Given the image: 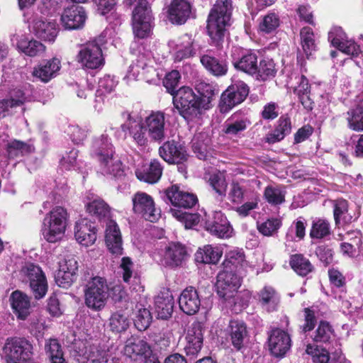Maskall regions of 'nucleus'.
Wrapping results in <instances>:
<instances>
[{
	"mask_svg": "<svg viewBox=\"0 0 363 363\" xmlns=\"http://www.w3.org/2000/svg\"><path fill=\"white\" fill-rule=\"evenodd\" d=\"M147 130L149 138L156 143L162 142L166 138L165 114L162 111H152L143 121Z\"/></svg>",
	"mask_w": 363,
	"mask_h": 363,
	"instance_id": "nucleus-10",
	"label": "nucleus"
},
{
	"mask_svg": "<svg viewBox=\"0 0 363 363\" xmlns=\"http://www.w3.org/2000/svg\"><path fill=\"white\" fill-rule=\"evenodd\" d=\"M173 103L179 113L187 121L197 118L203 109L198 95L189 86H182L177 91Z\"/></svg>",
	"mask_w": 363,
	"mask_h": 363,
	"instance_id": "nucleus-5",
	"label": "nucleus"
},
{
	"mask_svg": "<svg viewBox=\"0 0 363 363\" xmlns=\"http://www.w3.org/2000/svg\"><path fill=\"white\" fill-rule=\"evenodd\" d=\"M222 252L211 245H206L195 254V260L198 263L216 264L221 257Z\"/></svg>",
	"mask_w": 363,
	"mask_h": 363,
	"instance_id": "nucleus-44",
	"label": "nucleus"
},
{
	"mask_svg": "<svg viewBox=\"0 0 363 363\" xmlns=\"http://www.w3.org/2000/svg\"><path fill=\"white\" fill-rule=\"evenodd\" d=\"M347 114L348 127L355 131L363 130V106L349 111Z\"/></svg>",
	"mask_w": 363,
	"mask_h": 363,
	"instance_id": "nucleus-57",
	"label": "nucleus"
},
{
	"mask_svg": "<svg viewBox=\"0 0 363 363\" xmlns=\"http://www.w3.org/2000/svg\"><path fill=\"white\" fill-rule=\"evenodd\" d=\"M170 211L175 218L184 225L185 228H192L200 221L199 213H190L176 208H171Z\"/></svg>",
	"mask_w": 363,
	"mask_h": 363,
	"instance_id": "nucleus-54",
	"label": "nucleus"
},
{
	"mask_svg": "<svg viewBox=\"0 0 363 363\" xmlns=\"http://www.w3.org/2000/svg\"><path fill=\"white\" fill-rule=\"evenodd\" d=\"M111 161H108L107 167L109 170L108 172L103 169L101 164L99 163V172L105 175L108 176L111 178L119 179L124 175V170L122 166L121 160L115 156V153L112 154V159Z\"/></svg>",
	"mask_w": 363,
	"mask_h": 363,
	"instance_id": "nucleus-55",
	"label": "nucleus"
},
{
	"mask_svg": "<svg viewBox=\"0 0 363 363\" xmlns=\"http://www.w3.org/2000/svg\"><path fill=\"white\" fill-rule=\"evenodd\" d=\"M166 196L174 206L179 208H190L197 202V197L194 194L182 191L176 185L166 190Z\"/></svg>",
	"mask_w": 363,
	"mask_h": 363,
	"instance_id": "nucleus-22",
	"label": "nucleus"
},
{
	"mask_svg": "<svg viewBox=\"0 0 363 363\" xmlns=\"http://www.w3.org/2000/svg\"><path fill=\"white\" fill-rule=\"evenodd\" d=\"M291 131L290 118L286 116H281L278 120L277 125L273 133L267 135L266 141L269 143H275L284 139L286 135L290 134Z\"/></svg>",
	"mask_w": 363,
	"mask_h": 363,
	"instance_id": "nucleus-38",
	"label": "nucleus"
},
{
	"mask_svg": "<svg viewBox=\"0 0 363 363\" xmlns=\"http://www.w3.org/2000/svg\"><path fill=\"white\" fill-rule=\"evenodd\" d=\"M233 11L231 0H217L207 19V33L211 44L220 46L223 42L227 28L230 25Z\"/></svg>",
	"mask_w": 363,
	"mask_h": 363,
	"instance_id": "nucleus-1",
	"label": "nucleus"
},
{
	"mask_svg": "<svg viewBox=\"0 0 363 363\" xmlns=\"http://www.w3.org/2000/svg\"><path fill=\"white\" fill-rule=\"evenodd\" d=\"M77 60L89 69H96L104 64L101 48L96 40L84 45L77 55Z\"/></svg>",
	"mask_w": 363,
	"mask_h": 363,
	"instance_id": "nucleus-13",
	"label": "nucleus"
},
{
	"mask_svg": "<svg viewBox=\"0 0 363 363\" xmlns=\"http://www.w3.org/2000/svg\"><path fill=\"white\" fill-rule=\"evenodd\" d=\"M97 229L95 224L87 218L77 220L74 225V237L82 245H93L96 240Z\"/></svg>",
	"mask_w": 363,
	"mask_h": 363,
	"instance_id": "nucleus-20",
	"label": "nucleus"
},
{
	"mask_svg": "<svg viewBox=\"0 0 363 363\" xmlns=\"http://www.w3.org/2000/svg\"><path fill=\"white\" fill-rule=\"evenodd\" d=\"M290 265L296 274L302 277L306 276L313 269V267L309 259L301 254L291 256Z\"/></svg>",
	"mask_w": 363,
	"mask_h": 363,
	"instance_id": "nucleus-46",
	"label": "nucleus"
},
{
	"mask_svg": "<svg viewBox=\"0 0 363 363\" xmlns=\"http://www.w3.org/2000/svg\"><path fill=\"white\" fill-rule=\"evenodd\" d=\"M202 65L212 74L216 77L225 75L228 72L227 62L213 56L210 52L200 57Z\"/></svg>",
	"mask_w": 363,
	"mask_h": 363,
	"instance_id": "nucleus-31",
	"label": "nucleus"
},
{
	"mask_svg": "<svg viewBox=\"0 0 363 363\" xmlns=\"http://www.w3.org/2000/svg\"><path fill=\"white\" fill-rule=\"evenodd\" d=\"M68 213L65 208L56 206L46 214L42 225L43 238L49 242H56L63 237L68 221Z\"/></svg>",
	"mask_w": 363,
	"mask_h": 363,
	"instance_id": "nucleus-4",
	"label": "nucleus"
},
{
	"mask_svg": "<svg viewBox=\"0 0 363 363\" xmlns=\"http://www.w3.org/2000/svg\"><path fill=\"white\" fill-rule=\"evenodd\" d=\"M243 274H240L235 270L224 268L217 275L216 288L219 296L226 298L230 294L236 291L240 286V277Z\"/></svg>",
	"mask_w": 363,
	"mask_h": 363,
	"instance_id": "nucleus-12",
	"label": "nucleus"
},
{
	"mask_svg": "<svg viewBox=\"0 0 363 363\" xmlns=\"http://www.w3.org/2000/svg\"><path fill=\"white\" fill-rule=\"evenodd\" d=\"M180 309L187 315L196 314L200 308L201 300L196 289L193 286L184 289L179 297Z\"/></svg>",
	"mask_w": 363,
	"mask_h": 363,
	"instance_id": "nucleus-23",
	"label": "nucleus"
},
{
	"mask_svg": "<svg viewBox=\"0 0 363 363\" xmlns=\"http://www.w3.org/2000/svg\"><path fill=\"white\" fill-rule=\"evenodd\" d=\"M152 16L150 7L146 0H139L133 12V30L135 37L145 38L152 30Z\"/></svg>",
	"mask_w": 363,
	"mask_h": 363,
	"instance_id": "nucleus-7",
	"label": "nucleus"
},
{
	"mask_svg": "<svg viewBox=\"0 0 363 363\" xmlns=\"http://www.w3.org/2000/svg\"><path fill=\"white\" fill-rule=\"evenodd\" d=\"M279 22L280 21L277 15L274 13H270L263 18L259 23V28L261 31L269 33L279 27Z\"/></svg>",
	"mask_w": 363,
	"mask_h": 363,
	"instance_id": "nucleus-60",
	"label": "nucleus"
},
{
	"mask_svg": "<svg viewBox=\"0 0 363 363\" xmlns=\"http://www.w3.org/2000/svg\"><path fill=\"white\" fill-rule=\"evenodd\" d=\"M174 305L173 296L169 291L160 293L155 300L158 318L163 320L169 318L173 313Z\"/></svg>",
	"mask_w": 363,
	"mask_h": 363,
	"instance_id": "nucleus-28",
	"label": "nucleus"
},
{
	"mask_svg": "<svg viewBox=\"0 0 363 363\" xmlns=\"http://www.w3.org/2000/svg\"><path fill=\"white\" fill-rule=\"evenodd\" d=\"M187 256L184 245L179 242H172L166 248L164 259L168 265L177 267L182 264Z\"/></svg>",
	"mask_w": 363,
	"mask_h": 363,
	"instance_id": "nucleus-30",
	"label": "nucleus"
},
{
	"mask_svg": "<svg viewBox=\"0 0 363 363\" xmlns=\"http://www.w3.org/2000/svg\"><path fill=\"white\" fill-rule=\"evenodd\" d=\"M250 124V121L247 118H239L234 114L225 123L223 132L228 135L236 136L245 130Z\"/></svg>",
	"mask_w": 363,
	"mask_h": 363,
	"instance_id": "nucleus-37",
	"label": "nucleus"
},
{
	"mask_svg": "<svg viewBox=\"0 0 363 363\" xmlns=\"http://www.w3.org/2000/svg\"><path fill=\"white\" fill-rule=\"evenodd\" d=\"M227 333L230 337L233 347L240 350L245 346V342L247 337L246 324L240 320H231L227 328Z\"/></svg>",
	"mask_w": 363,
	"mask_h": 363,
	"instance_id": "nucleus-26",
	"label": "nucleus"
},
{
	"mask_svg": "<svg viewBox=\"0 0 363 363\" xmlns=\"http://www.w3.org/2000/svg\"><path fill=\"white\" fill-rule=\"evenodd\" d=\"M167 18L177 25L184 23L191 13V5L185 0H173L168 7Z\"/></svg>",
	"mask_w": 363,
	"mask_h": 363,
	"instance_id": "nucleus-25",
	"label": "nucleus"
},
{
	"mask_svg": "<svg viewBox=\"0 0 363 363\" xmlns=\"http://www.w3.org/2000/svg\"><path fill=\"white\" fill-rule=\"evenodd\" d=\"M30 31L37 38L48 42H54L59 31L55 21H50L42 16H35L30 25Z\"/></svg>",
	"mask_w": 363,
	"mask_h": 363,
	"instance_id": "nucleus-16",
	"label": "nucleus"
},
{
	"mask_svg": "<svg viewBox=\"0 0 363 363\" xmlns=\"http://www.w3.org/2000/svg\"><path fill=\"white\" fill-rule=\"evenodd\" d=\"M334 219L336 225L350 223L352 216L348 213V203L346 200H337L334 204Z\"/></svg>",
	"mask_w": 363,
	"mask_h": 363,
	"instance_id": "nucleus-48",
	"label": "nucleus"
},
{
	"mask_svg": "<svg viewBox=\"0 0 363 363\" xmlns=\"http://www.w3.org/2000/svg\"><path fill=\"white\" fill-rule=\"evenodd\" d=\"M86 210L91 216L99 220L108 219L106 228L105 241L109 251L116 255L123 254V242L120 229L113 220H109L110 208L105 201L96 199L87 203Z\"/></svg>",
	"mask_w": 363,
	"mask_h": 363,
	"instance_id": "nucleus-2",
	"label": "nucleus"
},
{
	"mask_svg": "<svg viewBox=\"0 0 363 363\" xmlns=\"http://www.w3.org/2000/svg\"><path fill=\"white\" fill-rule=\"evenodd\" d=\"M130 325L129 314L122 310L113 313L108 320L110 330L116 334L125 332Z\"/></svg>",
	"mask_w": 363,
	"mask_h": 363,
	"instance_id": "nucleus-34",
	"label": "nucleus"
},
{
	"mask_svg": "<svg viewBox=\"0 0 363 363\" xmlns=\"http://www.w3.org/2000/svg\"><path fill=\"white\" fill-rule=\"evenodd\" d=\"M265 199L272 205H279L285 201V191L279 186H268L264 192Z\"/></svg>",
	"mask_w": 363,
	"mask_h": 363,
	"instance_id": "nucleus-58",
	"label": "nucleus"
},
{
	"mask_svg": "<svg viewBox=\"0 0 363 363\" xmlns=\"http://www.w3.org/2000/svg\"><path fill=\"white\" fill-rule=\"evenodd\" d=\"M100 347L91 345L86 341H75L71 350V354L79 363H86L88 361L95 362L99 356Z\"/></svg>",
	"mask_w": 363,
	"mask_h": 363,
	"instance_id": "nucleus-19",
	"label": "nucleus"
},
{
	"mask_svg": "<svg viewBox=\"0 0 363 363\" xmlns=\"http://www.w3.org/2000/svg\"><path fill=\"white\" fill-rule=\"evenodd\" d=\"M208 182L213 190L221 196L226 194L227 183L225 177L220 172L210 175Z\"/></svg>",
	"mask_w": 363,
	"mask_h": 363,
	"instance_id": "nucleus-59",
	"label": "nucleus"
},
{
	"mask_svg": "<svg viewBox=\"0 0 363 363\" xmlns=\"http://www.w3.org/2000/svg\"><path fill=\"white\" fill-rule=\"evenodd\" d=\"M60 69V61L59 59L54 57L43 61L38 67H35L33 74L34 77L39 78L42 82H48L56 77Z\"/></svg>",
	"mask_w": 363,
	"mask_h": 363,
	"instance_id": "nucleus-27",
	"label": "nucleus"
},
{
	"mask_svg": "<svg viewBox=\"0 0 363 363\" xmlns=\"http://www.w3.org/2000/svg\"><path fill=\"white\" fill-rule=\"evenodd\" d=\"M245 191L246 188L243 183L233 181L228 193L229 199L233 203H240L244 199Z\"/></svg>",
	"mask_w": 363,
	"mask_h": 363,
	"instance_id": "nucleus-61",
	"label": "nucleus"
},
{
	"mask_svg": "<svg viewBox=\"0 0 363 363\" xmlns=\"http://www.w3.org/2000/svg\"><path fill=\"white\" fill-rule=\"evenodd\" d=\"M135 308L137 313L134 319V325L138 330L144 331L151 323V313L148 309L143 308L142 305H137Z\"/></svg>",
	"mask_w": 363,
	"mask_h": 363,
	"instance_id": "nucleus-56",
	"label": "nucleus"
},
{
	"mask_svg": "<svg viewBox=\"0 0 363 363\" xmlns=\"http://www.w3.org/2000/svg\"><path fill=\"white\" fill-rule=\"evenodd\" d=\"M331 233L330 223L323 218H318L313 221L310 236L313 239H323Z\"/></svg>",
	"mask_w": 363,
	"mask_h": 363,
	"instance_id": "nucleus-52",
	"label": "nucleus"
},
{
	"mask_svg": "<svg viewBox=\"0 0 363 363\" xmlns=\"http://www.w3.org/2000/svg\"><path fill=\"white\" fill-rule=\"evenodd\" d=\"M77 277L61 269H59L55 275V281L57 284L62 288L69 287L76 280Z\"/></svg>",
	"mask_w": 363,
	"mask_h": 363,
	"instance_id": "nucleus-64",
	"label": "nucleus"
},
{
	"mask_svg": "<svg viewBox=\"0 0 363 363\" xmlns=\"http://www.w3.org/2000/svg\"><path fill=\"white\" fill-rule=\"evenodd\" d=\"M197 91L199 94V99L203 105V110L211 108V103L217 94L215 86L205 82H201L197 85Z\"/></svg>",
	"mask_w": 363,
	"mask_h": 363,
	"instance_id": "nucleus-47",
	"label": "nucleus"
},
{
	"mask_svg": "<svg viewBox=\"0 0 363 363\" xmlns=\"http://www.w3.org/2000/svg\"><path fill=\"white\" fill-rule=\"evenodd\" d=\"M115 153L114 147L106 135H101L95 138L91 149V154L99 163L101 164L103 169L108 172L109 170L107 167L108 160L112 159V154Z\"/></svg>",
	"mask_w": 363,
	"mask_h": 363,
	"instance_id": "nucleus-15",
	"label": "nucleus"
},
{
	"mask_svg": "<svg viewBox=\"0 0 363 363\" xmlns=\"http://www.w3.org/2000/svg\"><path fill=\"white\" fill-rule=\"evenodd\" d=\"M186 340L185 352L187 356L194 357L200 352L203 345V326L201 323L194 322L191 325Z\"/></svg>",
	"mask_w": 363,
	"mask_h": 363,
	"instance_id": "nucleus-21",
	"label": "nucleus"
},
{
	"mask_svg": "<svg viewBox=\"0 0 363 363\" xmlns=\"http://www.w3.org/2000/svg\"><path fill=\"white\" fill-rule=\"evenodd\" d=\"M33 347L26 338L9 337L3 347L5 363H39L33 358Z\"/></svg>",
	"mask_w": 363,
	"mask_h": 363,
	"instance_id": "nucleus-6",
	"label": "nucleus"
},
{
	"mask_svg": "<svg viewBox=\"0 0 363 363\" xmlns=\"http://www.w3.org/2000/svg\"><path fill=\"white\" fill-rule=\"evenodd\" d=\"M181 76L177 70H173L166 74L164 80L163 85L167 89V91L173 96L176 94L177 90V87L179 85Z\"/></svg>",
	"mask_w": 363,
	"mask_h": 363,
	"instance_id": "nucleus-62",
	"label": "nucleus"
},
{
	"mask_svg": "<svg viewBox=\"0 0 363 363\" xmlns=\"http://www.w3.org/2000/svg\"><path fill=\"white\" fill-rule=\"evenodd\" d=\"M127 118L129 121L128 128L129 129L130 135L133 140L140 146L147 145L148 138L147 130L145 128L144 123L132 121V117L130 113H127Z\"/></svg>",
	"mask_w": 363,
	"mask_h": 363,
	"instance_id": "nucleus-35",
	"label": "nucleus"
},
{
	"mask_svg": "<svg viewBox=\"0 0 363 363\" xmlns=\"http://www.w3.org/2000/svg\"><path fill=\"white\" fill-rule=\"evenodd\" d=\"M311 337L316 343H330L334 337V330L328 322L321 320Z\"/></svg>",
	"mask_w": 363,
	"mask_h": 363,
	"instance_id": "nucleus-42",
	"label": "nucleus"
},
{
	"mask_svg": "<svg viewBox=\"0 0 363 363\" xmlns=\"http://www.w3.org/2000/svg\"><path fill=\"white\" fill-rule=\"evenodd\" d=\"M269 348L272 354L276 357H283L290 350L291 340L286 331L279 329H273L268 338Z\"/></svg>",
	"mask_w": 363,
	"mask_h": 363,
	"instance_id": "nucleus-18",
	"label": "nucleus"
},
{
	"mask_svg": "<svg viewBox=\"0 0 363 363\" xmlns=\"http://www.w3.org/2000/svg\"><path fill=\"white\" fill-rule=\"evenodd\" d=\"M223 265L224 268L233 269L240 274H244L247 263L243 250L242 249H234L228 252L225 254Z\"/></svg>",
	"mask_w": 363,
	"mask_h": 363,
	"instance_id": "nucleus-29",
	"label": "nucleus"
},
{
	"mask_svg": "<svg viewBox=\"0 0 363 363\" xmlns=\"http://www.w3.org/2000/svg\"><path fill=\"white\" fill-rule=\"evenodd\" d=\"M26 100V97L23 91L18 90L16 97L11 96L9 99L0 100V118L12 113L13 111L17 107L22 106Z\"/></svg>",
	"mask_w": 363,
	"mask_h": 363,
	"instance_id": "nucleus-43",
	"label": "nucleus"
},
{
	"mask_svg": "<svg viewBox=\"0 0 363 363\" xmlns=\"http://www.w3.org/2000/svg\"><path fill=\"white\" fill-rule=\"evenodd\" d=\"M11 301L13 313L18 318L25 320L30 314V300L28 297L18 291H15L11 294Z\"/></svg>",
	"mask_w": 363,
	"mask_h": 363,
	"instance_id": "nucleus-32",
	"label": "nucleus"
},
{
	"mask_svg": "<svg viewBox=\"0 0 363 363\" xmlns=\"http://www.w3.org/2000/svg\"><path fill=\"white\" fill-rule=\"evenodd\" d=\"M281 225V220L278 218H271L259 225L258 230L259 233L265 236H272L277 233Z\"/></svg>",
	"mask_w": 363,
	"mask_h": 363,
	"instance_id": "nucleus-63",
	"label": "nucleus"
},
{
	"mask_svg": "<svg viewBox=\"0 0 363 363\" xmlns=\"http://www.w3.org/2000/svg\"><path fill=\"white\" fill-rule=\"evenodd\" d=\"M300 37L302 49L308 58L316 48L313 31L309 27H303L300 31Z\"/></svg>",
	"mask_w": 363,
	"mask_h": 363,
	"instance_id": "nucleus-51",
	"label": "nucleus"
},
{
	"mask_svg": "<svg viewBox=\"0 0 363 363\" xmlns=\"http://www.w3.org/2000/svg\"><path fill=\"white\" fill-rule=\"evenodd\" d=\"M333 36V32L331 31L328 34L329 39L331 40L333 45L337 48L342 52L353 57L357 56L360 53V48L354 41L345 40L341 36L334 38Z\"/></svg>",
	"mask_w": 363,
	"mask_h": 363,
	"instance_id": "nucleus-41",
	"label": "nucleus"
},
{
	"mask_svg": "<svg viewBox=\"0 0 363 363\" xmlns=\"http://www.w3.org/2000/svg\"><path fill=\"white\" fill-rule=\"evenodd\" d=\"M194 43V40L191 35L186 33L182 35L175 55L176 60L180 61L183 59L193 57L196 54Z\"/></svg>",
	"mask_w": 363,
	"mask_h": 363,
	"instance_id": "nucleus-45",
	"label": "nucleus"
},
{
	"mask_svg": "<svg viewBox=\"0 0 363 363\" xmlns=\"http://www.w3.org/2000/svg\"><path fill=\"white\" fill-rule=\"evenodd\" d=\"M87 18L85 9L77 4L65 8L61 15L60 22L65 30H78L84 26Z\"/></svg>",
	"mask_w": 363,
	"mask_h": 363,
	"instance_id": "nucleus-14",
	"label": "nucleus"
},
{
	"mask_svg": "<svg viewBox=\"0 0 363 363\" xmlns=\"http://www.w3.org/2000/svg\"><path fill=\"white\" fill-rule=\"evenodd\" d=\"M160 156L169 164H180L187 160L184 146L174 140H167L159 147Z\"/></svg>",
	"mask_w": 363,
	"mask_h": 363,
	"instance_id": "nucleus-17",
	"label": "nucleus"
},
{
	"mask_svg": "<svg viewBox=\"0 0 363 363\" xmlns=\"http://www.w3.org/2000/svg\"><path fill=\"white\" fill-rule=\"evenodd\" d=\"M259 301L263 308L267 311H274L279 303V297L271 286H264L259 292Z\"/></svg>",
	"mask_w": 363,
	"mask_h": 363,
	"instance_id": "nucleus-39",
	"label": "nucleus"
},
{
	"mask_svg": "<svg viewBox=\"0 0 363 363\" xmlns=\"http://www.w3.org/2000/svg\"><path fill=\"white\" fill-rule=\"evenodd\" d=\"M249 94L248 86L242 81L235 82L222 94L219 103L220 111L227 113L242 103Z\"/></svg>",
	"mask_w": 363,
	"mask_h": 363,
	"instance_id": "nucleus-8",
	"label": "nucleus"
},
{
	"mask_svg": "<svg viewBox=\"0 0 363 363\" xmlns=\"http://www.w3.org/2000/svg\"><path fill=\"white\" fill-rule=\"evenodd\" d=\"M133 209L135 213L140 215L146 220L155 222L160 215L156 209L153 199L144 192H138L133 197Z\"/></svg>",
	"mask_w": 363,
	"mask_h": 363,
	"instance_id": "nucleus-11",
	"label": "nucleus"
},
{
	"mask_svg": "<svg viewBox=\"0 0 363 363\" xmlns=\"http://www.w3.org/2000/svg\"><path fill=\"white\" fill-rule=\"evenodd\" d=\"M206 229L220 238H229L233 231L230 222L220 211L213 213V220L206 222Z\"/></svg>",
	"mask_w": 363,
	"mask_h": 363,
	"instance_id": "nucleus-24",
	"label": "nucleus"
},
{
	"mask_svg": "<svg viewBox=\"0 0 363 363\" xmlns=\"http://www.w3.org/2000/svg\"><path fill=\"white\" fill-rule=\"evenodd\" d=\"M277 69L273 60L269 58H264L259 62L257 65V79L262 81H266L275 76Z\"/></svg>",
	"mask_w": 363,
	"mask_h": 363,
	"instance_id": "nucleus-53",
	"label": "nucleus"
},
{
	"mask_svg": "<svg viewBox=\"0 0 363 363\" xmlns=\"http://www.w3.org/2000/svg\"><path fill=\"white\" fill-rule=\"evenodd\" d=\"M86 281L84 291L86 306L96 311H101L106 306L108 298V287L106 279L100 277H92L88 272L84 275Z\"/></svg>",
	"mask_w": 363,
	"mask_h": 363,
	"instance_id": "nucleus-3",
	"label": "nucleus"
},
{
	"mask_svg": "<svg viewBox=\"0 0 363 363\" xmlns=\"http://www.w3.org/2000/svg\"><path fill=\"white\" fill-rule=\"evenodd\" d=\"M124 354L131 359H136L138 356L147 357L150 352V347L142 339H130L124 347Z\"/></svg>",
	"mask_w": 363,
	"mask_h": 363,
	"instance_id": "nucleus-33",
	"label": "nucleus"
},
{
	"mask_svg": "<svg viewBox=\"0 0 363 363\" xmlns=\"http://www.w3.org/2000/svg\"><path fill=\"white\" fill-rule=\"evenodd\" d=\"M30 145L21 140H13L6 145V151L9 158L22 157L33 151Z\"/></svg>",
	"mask_w": 363,
	"mask_h": 363,
	"instance_id": "nucleus-50",
	"label": "nucleus"
},
{
	"mask_svg": "<svg viewBox=\"0 0 363 363\" xmlns=\"http://www.w3.org/2000/svg\"><path fill=\"white\" fill-rule=\"evenodd\" d=\"M162 174V167L161 164L157 160L151 161L147 168L143 172L136 171V176L140 180L148 183H155L161 177Z\"/></svg>",
	"mask_w": 363,
	"mask_h": 363,
	"instance_id": "nucleus-40",
	"label": "nucleus"
},
{
	"mask_svg": "<svg viewBox=\"0 0 363 363\" xmlns=\"http://www.w3.org/2000/svg\"><path fill=\"white\" fill-rule=\"evenodd\" d=\"M233 65L236 69L253 75L257 72V56L255 52H249L240 59L233 60Z\"/></svg>",
	"mask_w": 363,
	"mask_h": 363,
	"instance_id": "nucleus-36",
	"label": "nucleus"
},
{
	"mask_svg": "<svg viewBox=\"0 0 363 363\" xmlns=\"http://www.w3.org/2000/svg\"><path fill=\"white\" fill-rule=\"evenodd\" d=\"M21 272L27 278L35 298L40 299L44 297L48 291V282L41 268L32 263H27L22 267Z\"/></svg>",
	"mask_w": 363,
	"mask_h": 363,
	"instance_id": "nucleus-9",
	"label": "nucleus"
},
{
	"mask_svg": "<svg viewBox=\"0 0 363 363\" xmlns=\"http://www.w3.org/2000/svg\"><path fill=\"white\" fill-rule=\"evenodd\" d=\"M17 47L26 55L30 57L40 55L45 50V45L35 40H28L26 39H21L17 43Z\"/></svg>",
	"mask_w": 363,
	"mask_h": 363,
	"instance_id": "nucleus-49",
	"label": "nucleus"
}]
</instances>
